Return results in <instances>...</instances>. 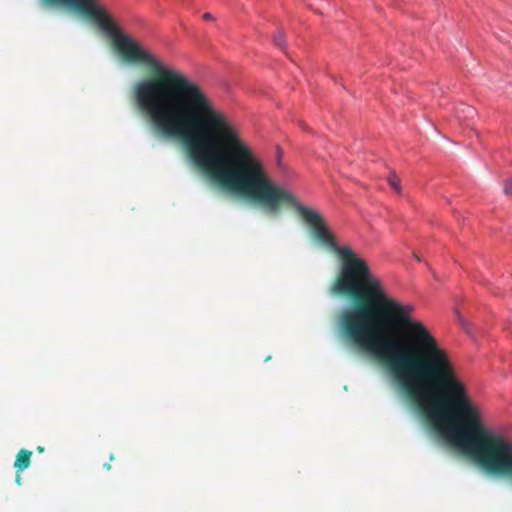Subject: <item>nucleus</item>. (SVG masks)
Wrapping results in <instances>:
<instances>
[{"label":"nucleus","mask_w":512,"mask_h":512,"mask_svg":"<svg viewBox=\"0 0 512 512\" xmlns=\"http://www.w3.org/2000/svg\"><path fill=\"white\" fill-rule=\"evenodd\" d=\"M95 24L127 63L147 66L149 77L132 89L139 111L163 138H181L188 157L223 191L256 200V155L229 117L202 87L126 33L101 0H44Z\"/></svg>","instance_id":"f257e3e1"},{"label":"nucleus","mask_w":512,"mask_h":512,"mask_svg":"<svg viewBox=\"0 0 512 512\" xmlns=\"http://www.w3.org/2000/svg\"><path fill=\"white\" fill-rule=\"evenodd\" d=\"M31 457L32 452L27 449H21L17 455L16 459L14 461V468L17 470L18 473L24 471L27 469L31 464Z\"/></svg>","instance_id":"f03ea898"},{"label":"nucleus","mask_w":512,"mask_h":512,"mask_svg":"<svg viewBox=\"0 0 512 512\" xmlns=\"http://www.w3.org/2000/svg\"><path fill=\"white\" fill-rule=\"evenodd\" d=\"M387 181L397 194H401L400 179L394 172L389 174Z\"/></svg>","instance_id":"7ed1b4c3"},{"label":"nucleus","mask_w":512,"mask_h":512,"mask_svg":"<svg viewBox=\"0 0 512 512\" xmlns=\"http://www.w3.org/2000/svg\"><path fill=\"white\" fill-rule=\"evenodd\" d=\"M274 44L281 50H286L285 36L282 31H278L273 37Z\"/></svg>","instance_id":"20e7f679"},{"label":"nucleus","mask_w":512,"mask_h":512,"mask_svg":"<svg viewBox=\"0 0 512 512\" xmlns=\"http://www.w3.org/2000/svg\"><path fill=\"white\" fill-rule=\"evenodd\" d=\"M475 111L472 107L470 106H467V107H463V109L460 111H457V117L459 119H467V118H470L474 115Z\"/></svg>","instance_id":"39448f33"},{"label":"nucleus","mask_w":512,"mask_h":512,"mask_svg":"<svg viewBox=\"0 0 512 512\" xmlns=\"http://www.w3.org/2000/svg\"><path fill=\"white\" fill-rule=\"evenodd\" d=\"M504 194L508 195V196H512V178H509L505 181Z\"/></svg>","instance_id":"423d86ee"},{"label":"nucleus","mask_w":512,"mask_h":512,"mask_svg":"<svg viewBox=\"0 0 512 512\" xmlns=\"http://www.w3.org/2000/svg\"><path fill=\"white\" fill-rule=\"evenodd\" d=\"M282 156H283L282 149L277 146L275 159H276V163L278 166H281Z\"/></svg>","instance_id":"0eeeda50"},{"label":"nucleus","mask_w":512,"mask_h":512,"mask_svg":"<svg viewBox=\"0 0 512 512\" xmlns=\"http://www.w3.org/2000/svg\"><path fill=\"white\" fill-rule=\"evenodd\" d=\"M203 19L205 21H213L215 18L211 13L206 12L203 14Z\"/></svg>","instance_id":"6e6552de"},{"label":"nucleus","mask_w":512,"mask_h":512,"mask_svg":"<svg viewBox=\"0 0 512 512\" xmlns=\"http://www.w3.org/2000/svg\"><path fill=\"white\" fill-rule=\"evenodd\" d=\"M16 482L18 485L21 484V476L19 475V473L17 472V475H16Z\"/></svg>","instance_id":"1a4fd4ad"},{"label":"nucleus","mask_w":512,"mask_h":512,"mask_svg":"<svg viewBox=\"0 0 512 512\" xmlns=\"http://www.w3.org/2000/svg\"><path fill=\"white\" fill-rule=\"evenodd\" d=\"M103 467H104L105 469H107V470H111V464H110V463H105V464L103 465Z\"/></svg>","instance_id":"9d476101"},{"label":"nucleus","mask_w":512,"mask_h":512,"mask_svg":"<svg viewBox=\"0 0 512 512\" xmlns=\"http://www.w3.org/2000/svg\"><path fill=\"white\" fill-rule=\"evenodd\" d=\"M37 451H38V452H40V453H42V452L44 451V447H42V446H38V447H37Z\"/></svg>","instance_id":"9b49d317"},{"label":"nucleus","mask_w":512,"mask_h":512,"mask_svg":"<svg viewBox=\"0 0 512 512\" xmlns=\"http://www.w3.org/2000/svg\"><path fill=\"white\" fill-rule=\"evenodd\" d=\"M109 459H110V461H112L114 459L113 454L110 455Z\"/></svg>","instance_id":"f8f14e48"}]
</instances>
